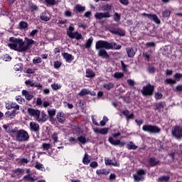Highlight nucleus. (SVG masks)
Here are the masks:
<instances>
[{
  "instance_id": "nucleus-1",
  "label": "nucleus",
  "mask_w": 182,
  "mask_h": 182,
  "mask_svg": "<svg viewBox=\"0 0 182 182\" xmlns=\"http://www.w3.org/2000/svg\"><path fill=\"white\" fill-rule=\"evenodd\" d=\"M11 43L8 44L10 49L13 50H17L18 52H25L30 48H32V45H35L36 42L31 38H25V41L21 38H16L11 37L9 38Z\"/></svg>"
},
{
  "instance_id": "nucleus-2",
  "label": "nucleus",
  "mask_w": 182,
  "mask_h": 182,
  "mask_svg": "<svg viewBox=\"0 0 182 182\" xmlns=\"http://www.w3.org/2000/svg\"><path fill=\"white\" fill-rule=\"evenodd\" d=\"M122 48V46L116 43H109L106 41H98L95 44L96 49H116L119 50Z\"/></svg>"
},
{
  "instance_id": "nucleus-3",
  "label": "nucleus",
  "mask_w": 182,
  "mask_h": 182,
  "mask_svg": "<svg viewBox=\"0 0 182 182\" xmlns=\"http://www.w3.org/2000/svg\"><path fill=\"white\" fill-rule=\"evenodd\" d=\"M14 132L13 136H16V141H28L29 140V134L24 129H15Z\"/></svg>"
},
{
  "instance_id": "nucleus-4",
  "label": "nucleus",
  "mask_w": 182,
  "mask_h": 182,
  "mask_svg": "<svg viewBox=\"0 0 182 182\" xmlns=\"http://www.w3.org/2000/svg\"><path fill=\"white\" fill-rule=\"evenodd\" d=\"M73 31H75V26L71 23L67 29L68 36L71 38V39H77V41L82 39L83 36H82L80 33L77 31L73 32Z\"/></svg>"
},
{
  "instance_id": "nucleus-5",
  "label": "nucleus",
  "mask_w": 182,
  "mask_h": 182,
  "mask_svg": "<svg viewBox=\"0 0 182 182\" xmlns=\"http://www.w3.org/2000/svg\"><path fill=\"white\" fill-rule=\"evenodd\" d=\"M143 132H146V133H151V134H157L161 132V129L156 125L151 124H144L142 127Z\"/></svg>"
},
{
  "instance_id": "nucleus-6",
  "label": "nucleus",
  "mask_w": 182,
  "mask_h": 182,
  "mask_svg": "<svg viewBox=\"0 0 182 182\" xmlns=\"http://www.w3.org/2000/svg\"><path fill=\"white\" fill-rule=\"evenodd\" d=\"M154 92V85L148 84L142 87L141 92L144 96H151Z\"/></svg>"
},
{
  "instance_id": "nucleus-7",
  "label": "nucleus",
  "mask_w": 182,
  "mask_h": 182,
  "mask_svg": "<svg viewBox=\"0 0 182 182\" xmlns=\"http://www.w3.org/2000/svg\"><path fill=\"white\" fill-rule=\"evenodd\" d=\"M144 174H146V172H144V170L143 169H138L136 171V173L133 175L134 179L135 181H143L144 180Z\"/></svg>"
},
{
  "instance_id": "nucleus-8",
  "label": "nucleus",
  "mask_w": 182,
  "mask_h": 182,
  "mask_svg": "<svg viewBox=\"0 0 182 182\" xmlns=\"http://www.w3.org/2000/svg\"><path fill=\"white\" fill-rule=\"evenodd\" d=\"M172 135L176 139H181L182 137V128L181 127L176 126L172 129Z\"/></svg>"
},
{
  "instance_id": "nucleus-9",
  "label": "nucleus",
  "mask_w": 182,
  "mask_h": 182,
  "mask_svg": "<svg viewBox=\"0 0 182 182\" xmlns=\"http://www.w3.org/2000/svg\"><path fill=\"white\" fill-rule=\"evenodd\" d=\"M36 122H38L39 123H45L46 120H48L46 113L45 112L39 111L37 117L36 118Z\"/></svg>"
},
{
  "instance_id": "nucleus-10",
  "label": "nucleus",
  "mask_w": 182,
  "mask_h": 182,
  "mask_svg": "<svg viewBox=\"0 0 182 182\" xmlns=\"http://www.w3.org/2000/svg\"><path fill=\"white\" fill-rule=\"evenodd\" d=\"M141 16H146V18H148V19L154 21L155 23H160V19H159V17H157V15L156 14L144 13L141 14Z\"/></svg>"
},
{
  "instance_id": "nucleus-11",
  "label": "nucleus",
  "mask_w": 182,
  "mask_h": 182,
  "mask_svg": "<svg viewBox=\"0 0 182 182\" xmlns=\"http://www.w3.org/2000/svg\"><path fill=\"white\" fill-rule=\"evenodd\" d=\"M141 16H146V18H148V19L154 21L155 23H160V19H159V17H157V15L156 14L144 13L141 14Z\"/></svg>"
},
{
  "instance_id": "nucleus-12",
  "label": "nucleus",
  "mask_w": 182,
  "mask_h": 182,
  "mask_svg": "<svg viewBox=\"0 0 182 182\" xmlns=\"http://www.w3.org/2000/svg\"><path fill=\"white\" fill-rule=\"evenodd\" d=\"M108 141H109L111 144H113V146H119V147H123L126 144V142H122L119 139L114 140L113 137H109Z\"/></svg>"
},
{
  "instance_id": "nucleus-13",
  "label": "nucleus",
  "mask_w": 182,
  "mask_h": 182,
  "mask_svg": "<svg viewBox=\"0 0 182 182\" xmlns=\"http://www.w3.org/2000/svg\"><path fill=\"white\" fill-rule=\"evenodd\" d=\"M97 50H98V56H100V58H103V59H109V58H110L106 50L98 48Z\"/></svg>"
},
{
  "instance_id": "nucleus-14",
  "label": "nucleus",
  "mask_w": 182,
  "mask_h": 182,
  "mask_svg": "<svg viewBox=\"0 0 182 182\" xmlns=\"http://www.w3.org/2000/svg\"><path fill=\"white\" fill-rule=\"evenodd\" d=\"M27 112L30 116L32 117H34L35 120L36 119V117H38V114L39 113V109H35L33 108H28L27 109Z\"/></svg>"
},
{
  "instance_id": "nucleus-15",
  "label": "nucleus",
  "mask_w": 182,
  "mask_h": 182,
  "mask_svg": "<svg viewBox=\"0 0 182 182\" xmlns=\"http://www.w3.org/2000/svg\"><path fill=\"white\" fill-rule=\"evenodd\" d=\"M79 96H86V95H90L91 96H96V93L95 92H90V90L84 88L79 93Z\"/></svg>"
},
{
  "instance_id": "nucleus-16",
  "label": "nucleus",
  "mask_w": 182,
  "mask_h": 182,
  "mask_svg": "<svg viewBox=\"0 0 182 182\" xmlns=\"http://www.w3.org/2000/svg\"><path fill=\"white\" fill-rule=\"evenodd\" d=\"M96 19H103V18H110V13H97L95 14Z\"/></svg>"
},
{
  "instance_id": "nucleus-17",
  "label": "nucleus",
  "mask_w": 182,
  "mask_h": 182,
  "mask_svg": "<svg viewBox=\"0 0 182 182\" xmlns=\"http://www.w3.org/2000/svg\"><path fill=\"white\" fill-rule=\"evenodd\" d=\"M111 33L114 35H119V36H124L126 35V31L122 28H116L114 30H110Z\"/></svg>"
},
{
  "instance_id": "nucleus-18",
  "label": "nucleus",
  "mask_w": 182,
  "mask_h": 182,
  "mask_svg": "<svg viewBox=\"0 0 182 182\" xmlns=\"http://www.w3.org/2000/svg\"><path fill=\"white\" fill-rule=\"evenodd\" d=\"M40 19L45 22H48V21H50V14L46 11H43L40 16Z\"/></svg>"
},
{
  "instance_id": "nucleus-19",
  "label": "nucleus",
  "mask_w": 182,
  "mask_h": 182,
  "mask_svg": "<svg viewBox=\"0 0 182 182\" xmlns=\"http://www.w3.org/2000/svg\"><path fill=\"white\" fill-rule=\"evenodd\" d=\"M31 132H36L39 130V124L35 122H31L29 124Z\"/></svg>"
},
{
  "instance_id": "nucleus-20",
  "label": "nucleus",
  "mask_w": 182,
  "mask_h": 182,
  "mask_svg": "<svg viewBox=\"0 0 182 182\" xmlns=\"http://www.w3.org/2000/svg\"><path fill=\"white\" fill-rule=\"evenodd\" d=\"M105 163L106 166H114L116 167H119V166H120V164L117 163L116 161H112L108 158H105Z\"/></svg>"
},
{
  "instance_id": "nucleus-21",
  "label": "nucleus",
  "mask_w": 182,
  "mask_h": 182,
  "mask_svg": "<svg viewBox=\"0 0 182 182\" xmlns=\"http://www.w3.org/2000/svg\"><path fill=\"white\" fill-rule=\"evenodd\" d=\"M22 95L25 97L26 100H32V99H33V95L26 90H22Z\"/></svg>"
},
{
  "instance_id": "nucleus-22",
  "label": "nucleus",
  "mask_w": 182,
  "mask_h": 182,
  "mask_svg": "<svg viewBox=\"0 0 182 182\" xmlns=\"http://www.w3.org/2000/svg\"><path fill=\"white\" fill-rule=\"evenodd\" d=\"M86 8L80 4H76L74 7V12H85Z\"/></svg>"
},
{
  "instance_id": "nucleus-23",
  "label": "nucleus",
  "mask_w": 182,
  "mask_h": 182,
  "mask_svg": "<svg viewBox=\"0 0 182 182\" xmlns=\"http://www.w3.org/2000/svg\"><path fill=\"white\" fill-rule=\"evenodd\" d=\"M25 84L26 85V86H31L32 87H42V85H41L40 83L38 84H36L33 82V81L28 80H26Z\"/></svg>"
},
{
  "instance_id": "nucleus-24",
  "label": "nucleus",
  "mask_w": 182,
  "mask_h": 182,
  "mask_svg": "<svg viewBox=\"0 0 182 182\" xmlns=\"http://www.w3.org/2000/svg\"><path fill=\"white\" fill-rule=\"evenodd\" d=\"M110 171L109 169H97L96 171V174L98 176H102V174H104L105 176H107V174H109Z\"/></svg>"
},
{
  "instance_id": "nucleus-25",
  "label": "nucleus",
  "mask_w": 182,
  "mask_h": 182,
  "mask_svg": "<svg viewBox=\"0 0 182 182\" xmlns=\"http://www.w3.org/2000/svg\"><path fill=\"white\" fill-rule=\"evenodd\" d=\"M63 55L64 59H65V60H66V62H68V63H70V62H72V60H73V55H72L68 53H64Z\"/></svg>"
},
{
  "instance_id": "nucleus-26",
  "label": "nucleus",
  "mask_w": 182,
  "mask_h": 182,
  "mask_svg": "<svg viewBox=\"0 0 182 182\" xmlns=\"http://www.w3.org/2000/svg\"><path fill=\"white\" fill-rule=\"evenodd\" d=\"M102 11H105L106 12H112V11H114V8L113 7V6L110 5V4H105L102 6Z\"/></svg>"
},
{
  "instance_id": "nucleus-27",
  "label": "nucleus",
  "mask_w": 182,
  "mask_h": 182,
  "mask_svg": "<svg viewBox=\"0 0 182 182\" xmlns=\"http://www.w3.org/2000/svg\"><path fill=\"white\" fill-rule=\"evenodd\" d=\"M57 119L59 123H63L66 118H65V114L60 112L57 114Z\"/></svg>"
},
{
  "instance_id": "nucleus-28",
  "label": "nucleus",
  "mask_w": 182,
  "mask_h": 182,
  "mask_svg": "<svg viewBox=\"0 0 182 182\" xmlns=\"http://www.w3.org/2000/svg\"><path fill=\"white\" fill-rule=\"evenodd\" d=\"M82 163L85 166H87V164L90 163V156H89V154H87V152H86L84 155V157L82 159Z\"/></svg>"
},
{
  "instance_id": "nucleus-29",
  "label": "nucleus",
  "mask_w": 182,
  "mask_h": 182,
  "mask_svg": "<svg viewBox=\"0 0 182 182\" xmlns=\"http://www.w3.org/2000/svg\"><path fill=\"white\" fill-rule=\"evenodd\" d=\"M16 116V109H14L12 112L8 111L6 112V117L14 119Z\"/></svg>"
},
{
  "instance_id": "nucleus-30",
  "label": "nucleus",
  "mask_w": 182,
  "mask_h": 182,
  "mask_svg": "<svg viewBox=\"0 0 182 182\" xmlns=\"http://www.w3.org/2000/svg\"><path fill=\"white\" fill-rule=\"evenodd\" d=\"M3 129H4L5 132L6 133H9L10 134H14V132H15V129L10 128L9 126L4 124L3 125Z\"/></svg>"
},
{
  "instance_id": "nucleus-31",
  "label": "nucleus",
  "mask_w": 182,
  "mask_h": 182,
  "mask_svg": "<svg viewBox=\"0 0 182 182\" xmlns=\"http://www.w3.org/2000/svg\"><path fill=\"white\" fill-rule=\"evenodd\" d=\"M127 53L129 58H133V56H134L136 54V52L133 48H127Z\"/></svg>"
},
{
  "instance_id": "nucleus-32",
  "label": "nucleus",
  "mask_w": 182,
  "mask_h": 182,
  "mask_svg": "<svg viewBox=\"0 0 182 182\" xmlns=\"http://www.w3.org/2000/svg\"><path fill=\"white\" fill-rule=\"evenodd\" d=\"M85 73L86 77H95V76H96V74L90 69L86 70Z\"/></svg>"
},
{
  "instance_id": "nucleus-33",
  "label": "nucleus",
  "mask_w": 182,
  "mask_h": 182,
  "mask_svg": "<svg viewBox=\"0 0 182 182\" xmlns=\"http://www.w3.org/2000/svg\"><path fill=\"white\" fill-rule=\"evenodd\" d=\"M155 110H159V112H161L164 109V105L163 103H156L154 105Z\"/></svg>"
},
{
  "instance_id": "nucleus-34",
  "label": "nucleus",
  "mask_w": 182,
  "mask_h": 182,
  "mask_svg": "<svg viewBox=\"0 0 182 182\" xmlns=\"http://www.w3.org/2000/svg\"><path fill=\"white\" fill-rule=\"evenodd\" d=\"M34 167L37 170H41V171H43L45 170V167L43 166V164H42L39 162H36Z\"/></svg>"
},
{
  "instance_id": "nucleus-35",
  "label": "nucleus",
  "mask_w": 182,
  "mask_h": 182,
  "mask_svg": "<svg viewBox=\"0 0 182 182\" xmlns=\"http://www.w3.org/2000/svg\"><path fill=\"white\" fill-rule=\"evenodd\" d=\"M127 147L128 150H136L137 149V146L134 144L133 142H129L127 145Z\"/></svg>"
},
{
  "instance_id": "nucleus-36",
  "label": "nucleus",
  "mask_w": 182,
  "mask_h": 182,
  "mask_svg": "<svg viewBox=\"0 0 182 182\" xmlns=\"http://www.w3.org/2000/svg\"><path fill=\"white\" fill-rule=\"evenodd\" d=\"M103 87H105V89H106L107 90H110V89H113V87H114V85L112 82H109L107 84H104Z\"/></svg>"
},
{
  "instance_id": "nucleus-37",
  "label": "nucleus",
  "mask_w": 182,
  "mask_h": 182,
  "mask_svg": "<svg viewBox=\"0 0 182 182\" xmlns=\"http://www.w3.org/2000/svg\"><path fill=\"white\" fill-rule=\"evenodd\" d=\"M28 24L27 22L21 21L19 23V28L20 29H28Z\"/></svg>"
},
{
  "instance_id": "nucleus-38",
  "label": "nucleus",
  "mask_w": 182,
  "mask_h": 182,
  "mask_svg": "<svg viewBox=\"0 0 182 182\" xmlns=\"http://www.w3.org/2000/svg\"><path fill=\"white\" fill-rule=\"evenodd\" d=\"M24 180H26L27 181L33 182L35 181V178L31 174L26 175L23 176Z\"/></svg>"
},
{
  "instance_id": "nucleus-39",
  "label": "nucleus",
  "mask_w": 182,
  "mask_h": 182,
  "mask_svg": "<svg viewBox=\"0 0 182 182\" xmlns=\"http://www.w3.org/2000/svg\"><path fill=\"white\" fill-rule=\"evenodd\" d=\"M92 43H93V38H90L87 41L86 43L85 44V47L87 49H89V48L92 46Z\"/></svg>"
},
{
  "instance_id": "nucleus-40",
  "label": "nucleus",
  "mask_w": 182,
  "mask_h": 182,
  "mask_svg": "<svg viewBox=\"0 0 182 182\" xmlns=\"http://www.w3.org/2000/svg\"><path fill=\"white\" fill-rule=\"evenodd\" d=\"M48 112V114L50 117H53V116H55V114H56V109H48L47 110Z\"/></svg>"
},
{
  "instance_id": "nucleus-41",
  "label": "nucleus",
  "mask_w": 182,
  "mask_h": 182,
  "mask_svg": "<svg viewBox=\"0 0 182 182\" xmlns=\"http://www.w3.org/2000/svg\"><path fill=\"white\" fill-rule=\"evenodd\" d=\"M170 180V177H168V176H160L159 178H158V181H161V182H167Z\"/></svg>"
},
{
  "instance_id": "nucleus-42",
  "label": "nucleus",
  "mask_w": 182,
  "mask_h": 182,
  "mask_svg": "<svg viewBox=\"0 0 182 182\" xmlns=\"http://www.w3.org/2000/svg\"><path fill=\"white\" fill-rule=\"evenodd\" d=\"M77 140H78V141H80V143H81L82 144H85L86 143V136H83V135H81L80 136Z\"/></svg>"
},
{
  "instance_id": "nucleus-43",
  "label": "nucleus",
  "mask_w": 182,
  "mask_h": 182,
  "mask_svg": "<svg viewBox=\"0 0 182 182\" xmlns=\"http://www.w3.org/2000/svg\"><path fill=\"white\" fill-rule=\"evenodd\" d=\"M107 122H109V118H107L106 116H104L103 120L100 121V126H106V123H107Z\"/></svg>"
},
{
  "instance_id": "nucleus-44",
  "label": "nucleus",
  "mask_w": 182,
  "mask_h": 182,
  "mask_svg": "<svg viewBox=\"0 0 182 182\" xmlns=\"http://www.w3.org/2000/svg\"><path fill=\"white\" fill-rule=\"evenodd\" d=\"M62 87V85L60 84H52L51 85V88L53 89V90H59V89H60Z\"/></svg>"
},
{
  "instance_id": "nucleus-45",
  "label": "nucleus",
  "mask_w": 182,
  "mask_h": 182,
  "mask_svg": "<svg viewBox=\"0 0 182 182\" xmlns=\"http://www.w3.org/2000/svg\"><path fill=\"white\" fill-rule=\"evenodd\" d=\"M123 76H124V73H115L114 74V77H115V79H122Z\"/></svg>"
},
{
  "instance_id": "nucleus-46",
  "label": "nucleus",
  "mask_w": 182,
  "mask_h": 182,
  "mask_svg": "<svg viewBox=\"0 0 182 182\" xmlns=\"http://www.w3.org/2000/svg\"><path fill=\"white\" fill-rule=\"evenodd\" d=\"M30 160L28 159H21L20 161H19V164H21L22 166L25 165V164H28V163H29Z\"/></svg>"
},
{
  "instance_id": "nucleus-47",
  "label": "nucleus",
  "mask_w": 182,
  "mask_h": 182,
  "mask_svg": "<svg viewBox=\"0 0 182 182\" xmlns=\"http://www.w3.org/2000/svg\"><path fill=\"white\" fill-rule=\"evenodd\" d=\"M45 2L46 4H48L49 6L56 5V4H57L56 0H45Z\"/></svg>"
},
{
  "instance_id": "nucleus-48",
  "label": "nucleus",
  "mask_w": 182,
  "mask_h": 182,
  "mask_svg": "<svg viewBox=\"0 0 182 182\" xmlns=\"http://www.w3.org/2000/svg\"><path fill=\"white\" fill-rule=\"evenodd\" d=\"M159 161H156V159L154 158H151L149 159V164L151 166H156V164H158Z\"/></svg>"
},
{
  "instance_id": "nucleus-49",
  "label": "nucleus",
  "mask_w": 182,
  "mask_h": 182,
  "mask_svg": "<svg viewBox=\"0 0 182 182\" xmlns=\"http://www.w3.org/2000/svg\"><path fill=\"white\" fill-rule=\"evenodd\" d=\"M165 83H167L168 85H176V80L173 79H166L165 80Z\"/></svg>"
},
{
  "instance_id": "nucleus-50",
  "label": "nucleus",
  "mask_w": 182,
  "mask_h": 182,
  "mask_svg": "<svg viewBox=\"0 0 182 182\" xmlns=\"http://www.w3.org/2000/svg\"><path fill=\"white\" fill-rule=\"evenodd\" d=\"M109 128H102L100 129V134H107Z\"/></svg>"
},
{
  "instance_id": "nucleus-51",
  "label": "nucleus",
  "mask_w": 182,
  "mask_h": 182,
  "mask_svg": "<svg viewBox=\"0 0 182 182\" xmlns=\"http://www.w3.org/2000/svg\"><path fill=\"white\" fill-rule=\"evenodd\" d=\"M33 63H34V65H36L38 63H42V58H35L33 60Z\"/></svg>"
},
{
  "instance_id": "nucleus-52",
  "label": "nucleus",
  "mask_w": 182,
  "mask_h": 182,
  "mask_svg": "<svg viewBox=\"0 0 182 182\" xmlns=\"http://www.w3.org/2000/svg\"><path fill=\"white\" fill-rule=\"evenodd\" d=\"M162 97H163V94H161V92H157L155 93V99L156 100L162 99Z\"/></svg>"
},
{
  "instance_id": "nucleus-53",
  "label": "nucleus",
  "mask_w": 182,
  "mask_h": 182,
  "mask_svg": "<svg viewBox=\"0 0 182 182\" xmlns=\"http://www.w3.org/2000/svg\"><path fill=\"white\" fill-rule=\"evenodd\" d=\"M11 109H15V110H19V105L15 102H11Z\"/></svg>"
},
{
  "instance_id": "nucleus-54",
  "label": "nucleus",
  "mask_w": 182,
  "mask_h": 182,
  "mask_svg": "<svg viewBox=\"0 0 182 182\" xmlns=\"http://www.w3.org/2000/svg\"><path fill=\"white\" fill-rule=\"evenodd\" d=\"M174 77L176 78V82L177 83V82H179L180 79H181L182 77V75L180 73H176L174 75Z\"/></svg>"
},
{
  "instance_id": "nucleus-55",
  "label": "nucleus",
  "mask_w": 182,
  "mask_h": 182,
  "mask_svg": "<svg viewBox=\"0 0 182 182\" xmlns=\"http://www.w3.org/2000/svg\"><path fill=\"white\" fill-rule=\"evenodd\" d=\"M53 140H54V143H58V133L55 132L51 135Z\"/></svg>"
},
{
  "instance_id": "nucleus-56",
  "label": "nucleus",
  "mask_w": 182,
  "mask_h": 182,
  "mask_svg": "<svg viewBox=\"0 0 182 182\" xmlns=\"http://www.w3.org/2000/svg\"><path fill=\"white\" fill-rule=\"evenodd\" d=\"M60 66H62V63H60V61L54 62L55 69H59V68H60Z\"/></svg>"
},
{
  "instance_id": "nucleus-57",
  "label": "nucleus",
  "mask_w": 182,
  "mask_h": 182,
  "mask_svg": "<svg viewBox=\"0 0 182 182\" xmlns=\"http://www.w3.org/2000/svg\"><path fill=\"white\" fill-rule=\"evenodd\" d=\"M127 85H129V86H134L136 85V82H134V80H132V79H129L127 80Z\"/></svg>"
},
{
  "instance_id": "nucleus-58",
  "label": "nucleus",
  "mask_w": 182,
  "mask_h": 182,
  "mask_svg": "<svg viewBox=\"0 0 182 182\" xmlns=\"http://www.w3.org/2000/svg\"><path fill=\"white\" fill-rule=\"evenodd\" d=\"M43 150H49L50 149V144L43 143L42 146Z\"/></svg>"
},
{
  "instance_id": "nucleus-59",
  "label": "nucleus",
  "mask_w": 182,
  "mask_h": 182,
  "mask_svg": "<svg viewBox=\"0 0 182 182\" xmlns=\"http://www.w3.org/2000/svg\"><path fill=\"white\" fill-rule=\"evenodd\" d=\"M114 21H115V22H119V21H120V15H119V14H117V13L114 14Z\"/></svg>"
},
{
  "instance_id": "nucleus-60",
  "label": "nucleus",
  "mask_w": 182,
  "mask_h": 182,
  "mask_svg": "<svg viewBox=\"0 0 182 182\" xmlns=\"http://www.w3.org/2000/svg\"><path fill=\"white\" fill-rule=\"evenodd\" d=\"M14 70H16L17 72L22 70V65L21 64H16L14 66Z\"/></svg>"
},
{
  "instance_id": "nucleus-61",
  "label": "nucleus",
  "mask_w": 182,
  "mask_h": 182,
  "mask_svg": "<svg viewBox=\"0 0 182 182\" xmlns=\"http://www.w3.org/2000/svg\"><path fill=\"white\" fill-rule=\"evenodd\" d=\"M99 164H97V161H92L90 164V166L92 167V168H96Z\"/></svg>"
},
{
  "instance_id": "nucleus-62",
  "label": "nucleus",
  "mask_w": 182,
  "mask_h": 182,
  "mask_svg": "<svg viewBox=\"0 0 182 182\" xmlns=\"http://www.w3.org/2000/svg\"><path fill=\"white\" fill-rule=\"evenodd\" d=\"M170 14H171L170 10H165L163 12V16H165L166 18H167V16H170Z\"/></svg>"
},
{
  "instance_id": "nucleus-63",
  "label": "nucleus",
  "mask_w": 182,
  "mask_h": 182,
  "mask_svg": "<svg viewBox=\"0 0 182 182\" xmlns=\"http://www.w3.org/2000/svg\"><path fill=\"white\" fill-rule=\"evenodd\" d=\"M30 9L31 11H38V6L34 5V4H31L30 5Z\"/></svg>"
},
{
  "instance_id": "nucleus-64",
  "label": "nucleus",
  "mask_w": 182,
  "mask_h": 182,
  "mask_svg": "<svg viewBox=\"0 0 182 182\" xmlns=\"http://www.w3.org/2000/svg\"><path fill=\"white\" fill-rule=\"evenodd\" d=\"M175 90L176 92H182V85H177L176 87H175Z\"/></svg>"
}]
</instances>
